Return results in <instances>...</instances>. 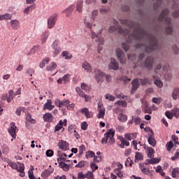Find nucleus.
Instances as JSON below:
<instances>
[{"label": "nucleus", "instance_id": "1", "mask_svg": "<svg viewBox=\"0 0 179 179\" xmlns=\"http://www.w3.org/2000/svg\"><path fill=\"white\" fill-rule=\"evenodd\" d=\"M120 22L122 24H125V26L133 30L132 34L129 33V29L124 31L121 27H118V22L116 20H113L115 26L110 27L108 30L109 33H114V31L118 29V31L120 34H124V36H127V43H132V40L139 41V43L136 45V48H142V50L148 54L153 52L155 50L160 49L157 37L141 28L139 24H136L129 20H120Z\"/></svg>", "mask_w": 179, "mask_h": 179}, {"label": "nucleus", "instance_id": "2", "mask_svg": "<svg viewBox=\"0 0 179 179\" xmlns=\"http://www.w3.org/2000/svg\"><path fill=\"white\" fill-rule=\"evenodd\" d=\"M159 22H164L167 24L166 33L171 34L173 33V24H171V18L169 17V10L164 9L162 10L159 17Z\"/></svg>", "mask_w": 179, "mask_h": 179}, {"label": "nucleus", "instance_id": "3", "mask_svg": "<svg viewBox=\"0 0 179 179\" xmlns=\"http://www.w3.org/2000/svg\"><path fill=\"white\" fill-rule=\"evenodd\" d=\"M101 34V30L99 31L98 34H96L93 30H91V36L92 38L94 39L96 38V41H98L99 45H98V52H100L103 50V44H104V38L100 37V35Z\"/></svg>", "mask_w": 179, "mask_h": 179}, {"label": "nucleus", "instance_id": "4", "mask_svg": "<svg viewBox=\"0 0 179 179\" xmlns=\"http://www.w3.org/2000/svg\"><path fill=\"white\" fill-rule=\"evenodd\" d=\"M97 15H99V11L97 10H94L92 11V18L90 16L85 17V18L84 19V24L86 27H87L88 29H92V23H90V20L94 22V20L96 19V16Z\"/></svg>", "mask_w": 179, "mask_h": 179}, {"label": "nucleus", "instance_id": "5", "mask_svg": "<svg viewBox=\"0 0 179 179\" xmlns=\"http://www.w3.org/2000/svg\"><path fill=\"white\" fill-rule=\"evenodd\" d=\"M116 55L117 57V59L120 61V63L122 65H124V64L127 62V57L120 48L116 49Z\"/></svg>", "mask_w": 179, "mask_h": 179}, {"label": "nucleus", "instance_id": "6", "mask_svg": "<svg viewBox=\"0 0 179 179\" xmlns=\"http://www.w3.org/2000/svg\"><path fill=\"white\" fill-rule=\"evenodd\" d=\"M127 58L134 64H138V62H141L145 58V53H141L138 57H136L135 54L127 55Z\"/></svg>", "mask_w": 179, "mask_h": 179}, {"label": "nucleus", "instance_id": "7", "mask_svg": "<svg viewBox=\"0 0 179 179\" xmlns=\"http://www.w3.org/2000/svg\"><path fill=\"white\" fill-rule=\"evenodd\" d=\"M57 19H58L57 13H54L50 16V17L48 20V29H52V27L55 26V23H57Z\"/></svg>", "mask_w": 179, "mask_h": 179}, {"label": "nucleus", "instance_id": "8", "mask_svg": "<svg viewBox=\"0 0 179 179\" xmlns=\"http://www.w3.org/2000/svg\"><path fill=\"white\" fill-rule=\"evenodd\" d=\"M94 79L96 80L97 83L103 82V78H104V73L99 69H94Z\"/></svg>", "mask_w": 179, "mask_h": 179}, {"label": "nucleus", "instance_id": "9", "mask_svg": "<svg viewBox=\"0 0 179 179\" xmlns=\"http://www.w3.org/2000/svg\"><path fill=\"white\" fill-rule=\"evenodd\" d=\"M71 101L68 100V99H64L62 100V101H59V99H56L55 101V106H57V107H59V108H61V107H68V104H70Z\"/></svg>", "mask_w": 179, "mask_h": 179}, {"label": "nucleus", "instance_id": "10", "mask_svg": "<svg viewBox=\"0 0 179 179\" xmlns=\"http://www.w3.org/2000/svg\"><path fill=\"white\" fill-rule=\"evenodd\" d=\"M58 146L59 148L64 152H66V150H69V143L65 141H59L58 143Z\"/></svg>", "mask_w": 179, "mask_h": 179}, {"label": "nucleus", "instance_id": "11", "mask_svg": "<svg viewBox=\"0 0 179 179\" xmlns=\"http://www.w3.org/2000/svg\"><path fill=\"white\" fill-rule=\"evenodd\" d=\"M118 64L115 59L111 58L110 59V62L108 64V69H112L113 71H118Z\"/></svg>", "mask_w": 179, "mask_h": 179}, {"label": "nucleus", "instance_id": "12", "mask_svg": "<svg viewBox=\"0 0 179 179\" xmlns=\"http://www.w3.org/2000/svg\"><path fill=\"white\" fill-rule=\"evenodd\" d=\"M18 166H16L15 170L20 173V177H24V164L23 163L17 162Z\"/></svg>", "mask_w": 179, "mask_h": 179}, {"label": "nucleus", "instance_id": "13", "mask_svg": "<svg viewBox=\"0 0 179 179\" xmlns=\"http://www.w3.org/2000/svg\"><path fill=\"white\" fill-rule=\"evenodd\" d=\"M153 62H154V59L152 57H148L145 59L144 66L147 69H152L153 68Z\"/></svg>", "mask_w": 179, "mask_h": 179}, {"label": "nucleus", "instance_id": "14", "mask_svg": "<svg viewBox=\"0 0 179 179\" xmlns=\"http://www.w3.org/2000/svg\"><path fill=\"white\" fill-rule=\"evenodd\" d=\"M13 97H15V95L13 94V90H10L8 92V94H6L5 96H3V100H6L7 103H12Z\"/></svg>", "mask_w": 179, "mask_h": 179}, {"label": "nucleus", "instance_id": "15", "mask_svg": "<svg viewBox=\"0 0 179 179\" xmlns=\"http://www.w3.org/2000/svg\"><path fill=\"white\" fill-rule=\"evenodd\" d=\"M153 136H155V133H153V131L151 130V134H149L148 136V142L149 145L155 148V146H156L157 143H156V139H155Z\"/></svg>", "mask_w": 179, "mask_h": 179}, {"label": "nucleus", "instance_id": "16", "mask_svg": "<svg viewBox=\"0 0 179 179\" xmlns=\"http://www.w3.org/2000/svg\"><path fill=\"white\" fill-rule=\"evenodd\" d=\"M55 106L52 105L51 99L47 100V102L43 105V110H49L50 111L54 110Z\"/></svg>", "mask_w": 179, "mask_h": 179}, {"label": "nucleus", "instance_id": "17", "mask_svg": "<svg viewBox=\"0 0 179 179\" xmlns=\"http://www.w3.org/2000/svg\"><path fill=\"white\" fill-rule=\"evenodd\" d=\"M114 135H115V131L109 129V145H114L115 143V139H114Z\"/></svg>", "mask_w": 179, "mask_h": 179}, {"label": "nucleus", "instance_id": "18", "mask_svg": "<svg viewBox=\"0 0 179 179\" xmlns=\"http://www.w3.org/2000/svg\"><path fill=\"white\" fill-rule=\"evenodd\" d=\"M171 97L173 100H178L179 99V87H176L173 88Z\"/></svg>", "mask_w": 179, "mask_h": 179}, {"label": "nucleus", "instance_id": "19", "mask_svg": "<svg viewBox=\"0 0 179 179\" xmlns=\"http://www.w3.org/2000/svg\"><path fill=\"white\" fill-rule=\"evenodd\" d=\"M80 113L82 114H85L86 118H92V117H93V113L89 111V109L87 108L80 109Z\"/></svg>", "mask_w": 179, "mask_h": 179}, {"label": "nucleus", "instance_id": "20", "mask_svg": "<svg viewBox=\"0 0 179 179\" xmlns=\"http://www.w3.org/2000/svg\"><path fill=\"white\" fill-rule=\"evenodd\" d=\"M73 9H75V6H71L70 7L66 8L63 11V13L65 14L66 17H71V13H72V12H73Z\"/></svg>", "mask_w": 179, "mask_h": 179}, {"label": "nucleus", "instance_id": "21", "mask_svg": "<svg viewBox=\"0 0 179 179\" xmlns=\"http://www.w3.org/2000/svg\"><path fill=\"white\" fill-rule=\"evenodd\" d=\"M82 68L83 69H85V71L88 72V73H90V72H92V66H90V64H89V62H83Z\"/></svg>", "mask_w": 179, "mask_h": 179}, {"label": "nucleus", "instance_id": "22", "mask_svg": "<svg viewBox=\"0 0 179 179\" xmlns=\"http://www.w3.org/2000/svg\"><path fill=\"white\" fill-rule=\"evenodd\" d=\"M52 120H54V117H52V114L50 113H46L43 115V120L45 122H52Z\"/></svg>", "mask_w": 179, "mask_h": 179}, {"label": "nucleus", "instance_id": "23", "mask_svg": "<svg viewBox=\"0 0 179 179\" xmlns=\"http://www.w3.org/2000/svg\"><path fill=\"white\" fill-rule=\"evenodd\" d=\"M52 173H54V169H52L45 170L42 172L41 177L43 178H47L50 175L52 174Z\"/></svg>", "mask_w": 179, "mask_h": 179}, {"label": "nucleus", "instance_id": "24", "mask_svg": "<svg viewBox=\"0 0 179 179\" xmlns=\"http://www.w3.org/2000/svg\"><path fill=\"white\" fill-rule=\"evenodd\" d=\"M117 120L120 121V122H127V121H128V116L122 113L118 115Z\"/></svg>", "mask_w": 179, "mask_h": 179}, {"label": "nucleus", "instance_id": "25", "mask_svg": "<svg viewBox=\"0 0 179 179\" xmlns=\"http://www.w3.org/2000/svg\"><path fill=\"white\" fill-rule=\"evenodd\" d=\"M140 83L142 86H146V85H152V81L148 78H140Z\"/></svg>", "mask_w": 179, "mask_h": 179}, {"label": "nucleus", "instance_id": "26", "mask_svg": "<svg viewBox=\"0 0 179 179\" xmlns=\"http://www.w3.org/2000/svg\"><path fill=\"white\" fill-rule=\"evenodd\" d=\"M70 166H71L70 165L65 164V162H60L59 163V167L60 169H62V170H64V171H69Z\"/></svg>", "mask_w": 179, "mask_h": 179}, {"label": "nucleus", "instance_id": "27", "mask_svg": "<svg viewBox=\"0 0 179 179\" xmlns=\"http://www.w3.org/2000/svg\"><path fill=\"white\" fill-rule=\"evenodd\" d=\"M132 90H136L139 87V79L136 78L131 82Z\"/></svg>", "mask_w": 179, "mask_h": 179}, {"label": "nucleus", "instance_id": "28", "mask_svg": "<svg viewBox=\"0 0 179 179\" xmlns=\"http://www.w3.org/2000/svg\"><path fill=\"white\" fill-rule=\"evenodd\" d=\"M154 79V83L157 87L162 88L163 86V82L161 80L156 79V77L155 76H152Z\"/></svg>", "mask_w": 179, "mask_h": 179}, {"label": "nucleus", "instance_id": "29", "mask_svg": "<svg viewBox=\"0 0 179 179\" xmlns=\"http://www.w3.org/2000/svg\"><path fill=\"white\" fill-rule=\"evenodd\" d=\"M82 8H83V0H79L78 1L76 7L77 12H82Z\"/></svg>", "mask_w": 179, "mask_h": 179}, {"label": "nucleus", "instance_id": "30", "mask_svg": "<svg viewBox=\"0 0 179 179\" xmlns=\"http://www.w3.org/2000/svg\"><path fill=\"white\" fill-rule=\"evenodd\" d=\"M25 120L30 122L31 124H36V120L31 117V115L29 113H26Z\"/></svg>", "mask_w": 179, "mask_h": 179}, {"label": "nucleus", "instance_id": "31", "mask_svg": "<svg viewBox=\"0 0 179 179\" xmlns=\"http://www.w3.org/2000/svg\"><path fill=\"white\" fill-rule=\"evenodd\" d=\"M11 27L17 30L19 29V21L17 20H13L10 21Z\"/></svg>", "mask_w": 179, "mask_h": 179}, {"label": "nucleus", "instance_id": "32", "mask_svg": "<svg viewBox=\"0 0 179 179\" xmlns=\"http://www.w3.org/2000/svg\"><path fill=\"white\" fill-rule=\"evenodd\" d=\"M162 5H163V0H156V2L154 3V9L159 10Z\"/></svg>", "mask_w": 179, "mask_h": 179}, {"label": "nucleus", "instance_id": "33", "mask_svg": "<svg viewBox=\"0 0 179 179\" xmlns=\"http://www.w3.org/2000/svg\"><path fill=\"white\" fill-rule=\"evenodd\" d=\"M147 150H148V157H149L150 159H153V157H155V149L152 148H148Z\"/></svg>", "mask_w": 179, "mask_h": 179}, {"label": "nucleus", "instance_id": "34", "mask_svg": "<svg viewBox=\"0 0 179 179\" xmlns=\"http://www.w3.org/2000/svg\"><path fill=\"white\" fill-rule=\"evenodd\" d=\"M109 135H110V130H108L105 134H104V138H102L101 143L104 145L108 142L109 139Z\"/></svg>", "mask_w": 179, "mask_h": 179}, {"label": "nucleus", "instance_id": "35", "mask_svg": "<svg viewBox=\"0 0 179 179\" xmlns=\"http://www.w3.org/2000/svg\"><path fill=\"white\" fill-rule=\"evenodd\" d=\"M8 132L12 138H16V127H11L8 129Z\"/></svg>", "mask_w": 179, "mask_h": 179}, {"label": "nucleus", "instance_id": "36", "mask_svg": "<svg viewBox=\"0 0 179 179\" xmlns=\"http://www.w3.org/2000/svg\"><path fill=\"white\" fill-rule=\"evenodd\" d=\"M148 164H157L160 162V159L159 158H151L150 159H147Z\"/></svg>", "mask_w": 179, "mask_h": 179}, {"label": "nucleus", "instance_id": "37", "mask_svg": "<svg viewBox=\"0 0 179 179\" xmlns=\"http://www.w3.org/2000/svg\"><path fill=\"white\" fill-rule=\"evenodd\" d=\"M48 36H50V31H45V32L43 33V34L41 37L42 43H45V41H47V39L48 38Z\"/></svg>", "mask_w": 179, "mask_h": 179}, {"label": "nucleus", "instance_id": "38", "mask_svg": "<svg viewBox=\"0 0 179 179\" xmlns=\"http://www.w3.org/2000/svg\"><path fill=\"white\" fill-rule=\"evenodd\" d=\"M104 115H106V108H100L99 110L98 118H104Z\"/></svg>", "mask_w": 179, "mask_h": 179}, {"label": "nucleus", "instance_id": "39", "mask_svg": "<svg viewBox=\"0 0 179 179\" xmlns=\"http://www.w3.org/2000/svg\"><path fill=\"white\" fill-rule=\"evenodd\" d=\"M50 62V58L45 57L41 63L39 64V67L43 69L44 66H45L46 64H48Z\"/></svg>", "mask_w": 179, "mask_h": 179}, {"label": "nucleus", "instance_id": "40", "mask_svg": "<svg viewBox=\"0 0 179 179\" xmlns=\"http://www.w3.org/2000/svg\"><path fill=\"white\" fill-rule=\"evenodd\" d=\"M57 68V63L55 62L51 63V65L46 66V70L52 71Z\"/></svg>", "mask_w": 179, "mask_h": 179}, {"label": "nucleus", "instance_id": "41", "mask_svg": "<svg viewBox=\"0 0 179 179\" xmlns=\"http://www.w3.org/2000/svg\"><path fill=\"white\" fill-rule=\"evenodd\" d=\"M62 57H64L65 59H71V58H72V55L68 52V51H64L62 53Z\"/></svg>", "mask_w": 179, "mask_h": 179}, {"label": "nucleus", "instance_id": "42", "mask_svg": "<svg viewBox=\"0 0 179 179\" xmlns=\"http://www.w3.org/2000/svg\"><path fill=\"white\" fill-rule=\"evenodd\" d=\"M179 176V168H175L172 170V177L176 178Z\"/></svg>", "mask_w": 179, "mask_h": 179}, {"label": "nucleus", "instance_id": "43", "mask_svg": "<svg viewBox=\"0 0 179 179\" xmlns=\"http://www.w3.org/2000/svg\"><path fill=\"white\" fill-rule=\"evenodd\" d=\"M118 138L120 139L122 145H124V146H129V142L127 141L124 137L120 136Z\"/></svg>", "mask_w": 179, "mask_h": 179}, {"label": "nucleus", "instance_id": "44", "mask_svg": "<svg viewBox=\"0 0 179 179\" xmlns=\"http://www.w3.org/2000/svg\"><path fill=\"white\" fill-rule=\"evenodd\" d=\"M96 154L93 151H88L86 152L85 157L86 159H90L94 157Z\"/></svg>", "mask_w": 179, "mask_h": 179}, {"label": "nucleus", "instance_id": "45", "mask_svg": "<svg viewBox=\"0 0 179 179\" xmlns=\"http://www.w3.org/2000/svg\"><path fill=\"white\" fill-rule=\"evenodd\" d=\"M172 114L173 117H176V118H178L179 117V108H174L172 110Z\"/></svg>", "mask_w": 179, "mask_h": 179}, {"label": "nucleus", "instance_id": "46", "mask_svg": "<svg viewBox=\"0 0 179 179\" xmlns=\"http://www.w3.org/2000/svg\"><path fill=\"white\" fill-rule=\"evenodd\" d=\"M33 9H36V5H32L30 6H28L25 8V10H24V13H29V12H30V10H33Z\"/></svg>", "mask_w": 179, "mask_h": 179}, {"label": "nucleus", "instance_id": "47", "mask_svg": "<svg viewBox=\"0 0 179 179\" xmlns=\"http://www.w3.org/2000/svg\"><path fill=\"white\" fill-rule=\"evenodd\" d=\"M87 177V175L84 174L83 172H78L77 179H85Z\"/></svg>", "mask_w": 179, "mask_h": 179}, {"label": "nucleus", "instance_id": "48", "mask_svg": "<svg viewBox=\"0 0 179 179\" xmlns=\"http://www.w3.org/2000/svg\"><path fill=\"white\" fill-rule=\"evenodd\" d=\"M115 104H117V106H121V107H127V106H128L127 101H117Z\"/></svg>", "mask_w": 179, "mask_h": 179}, {"label": "nucleus", "instance_id": "49", "mask_svg": "<svg viewBox=\"0 0 179 179\" xmlns=\"http://www.w3.org/2000/svg\"><path fill=\"white\" fill-rule=\"evenodd\" d=\"M59 52H61V48H53V51H52L53 57H57V55H58Z\"/></svg>", "mask_w": 179, "mask_h": 179}, {"label": "nucleus", "instance_id": "50", "mask_svg": "<svg viewBox=\"0 0 179 179\" xmlns=\"http://www.w3.org/2000/svg\"><path fill=\"white\" fill-rule=\"evenodd\" d=\"M81 89H83V90H85V92H89L90 90L89 89V85H86V83H81L80 85Z\"/></svg>", "mask_w": 179, "mask_h": 179}, {"label": "nucleus", "instance_id": "51", "mask_svg": "<svg viewBox=\"0 0 179 179\" xmlns=\"http://www.w3.org/2000/svg\"><path fill=\"white\" fill-rule=\"evenodd\" d=\"M166 149L169 152L173 149V146H174V143H173V141H169L166 145Z\"/></svg>", "mask_w": 179, "mask_h": 179}, {"label": "nucleus", "instance_id": "52", "mask_svg": "<svg viewBox=\"0 0 179 179\" xmlns=\"http://www.w3.org/2000/svg\"><path fill=\"white\" fill-rule=\"evenodd\" d=\"M136 160H143V157L142 156V154H141V152H136L135 162H136Z\"/></svg>", "mask_w": 179, "mask_h": 179}, {"label": "nucleus", "instance_id": "53", "mask_svg": "<svg viewBox=\"0 0 179 179\" xmlns=\"http://www.w3.org/2000/svg\"><path fill=\"white\" fill-rule=\"evenodd\" d=\"M105 99L109 100V101H114L115 100V96L107 94L105 95Z\"/></svg>", "mask_w": 179, "mask_h": 179}, {"label": "nucleus", "instance_id": "54", "mask_svg": "<svg viewBox=\"0 0 179 179\" xmlns=\"http://www.w3.org/2000/svg\"><path fill=\"white\" fill-rule=\"evenodd\" d=\"M76 92L77 94H78V96H80V97H82L83 96H85V93L80 90V87H77L76 88Z\"/></svg>", "mask_w": 179, "mask_h": 179}, {"label": "nucleus", "instance_id": "55", "mask_svg": "<svg viewBox=\"0 0 179 179\" xmlns=\"http://www.w3.org/2000/svg\"><path fill=\"white\" fill-rule=\"evenodd\" d=\"M45 155L47 157H52L54 156V151L52 150H47Z\"/></svg>", "mask_w": 179, "mask_h": 179}, {"label": "nucleus", "instance_id": "56", "mask_svg": "<svg viewBox=\"0 0 179 179\" xmlns=\"http://www.w3.org/2000/svg\"><path fill=\"white\" fill-rule=\"evenodd\" d=\"M90 166L92 170V171H95L99 169V166L94 162H90Z\"/></svg>", "mask_w": 179, "mask_h": 179}, {"label": "nucleus", "instance_id": "57", "mask_svg": "<svg viewBox=\"0 0 179 179\" xmlns=\"http://www.w3.org/2000/svg\"><path fill=\"white\" fill-rule=\"evenodd\" d=\"M86 150V148H85V145H81L79 146L78 153L79 155H83V152Z\"/></svg>", "mask_w": 179, "mask_h": 179}, {"label": "nucleus", "instance_id": "58", "mask_svg": "<svg viewBox=\"0 0 179 179\" xmlns=\"http://www.w3.org/2000/svg\"><path fill=\"white\" fill-rule=\"evenodd\" d=\"M63 79V83L64 85L68 83V82H69V74H66L63 76L62 78Z\"/></svg>", "mask_w": 179, "mask_h": 179}, {"label": "nucleus", "instance_id": "59", "mask_svg": "<svg viewBox=\"0 0 179 179\" xmlns=\"http://www.w3.org/2000/svg\"><path fill=\"white\" fill-rule=\"evenodd\" d=\"M58 45H59V41L55 40L52 44V48H59Z\"/></svg>", "mask_w": 179, "mask_h": 179}, {"label": "nucleus", "instance_id": "60", "mask_svg": "<svg viewBox=\"0 0 179 179\" xmlns=\"http://www.w3.org/2000/svg\"><path fill=\"white\" fill-rule=\"evenodd\" d=\"M122 48L125 52H127L128 50H129V45H128V43H122Z\"/></svg>", "mask_w": 179, "mask_h": 179}, {"label": "nucleus", "instance_id": "61", "mask_svg": "<svg viewBox=\"0 0 179 179\" xmlns=\"http://www.w3.org/2000/svg\"><path fill=\"white\" fill-rule=\"evenodd\" d=\"M75 167L76 169H82V167H85V162H84V161H80V162H78V164H76Z\"/></svg>", "mask_w": 179, "mask_h": 179}, {"label": "nucleus", "instance_id": "62", "mask_svg": "<svg viewBox=\"0 0 179 179\" xmlns=\"http://www.w3.org/2000/svg\"><path fill=\"white\" fill-rule=\"evenodd\" d=\"M141 171L142 173H143L144 174H149L150 173V171L149 170L148 168L146 167H141Z\"/></svg>", "mask_w": 179, "mask_h": 179}, {"label": "nucleus", "instance_id": "63", "mask_svg": "<svg viewBox=\"0 0 179 179\" xmlns=\"http://www.w3.org/2000/svg\"><path fill=\"white\" fill-rule=\"evenodd\" d=\"M28 177H29V179H35L36 178V177L34 176V174L33 173L32 170H29Z\"/></svg>", "mask_w": 179, "mask_h": 179}, {"label": "nucleus", "instance_id": "64", "mask_svg": "<svg viewBox=\"0 0 179 179\" xmlns=\"http://www.w3.org/2000/svg\"><path fill=\"white\" fill-rule=\"evenodd\" d=\"M86 178H88V179H94V177L93 176V172L92 171H88L87 173H86Z\"/></svg>", "mask_w": 179, "mask_h": 179}]
</instances>
